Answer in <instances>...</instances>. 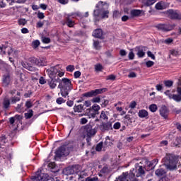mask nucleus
I'll use <instances>...</instances> for the list:
<instances>
[{
    "instance_id": "nucleus-55",
    "label": "nucleus",
    "mask_w": 181,
    "mask_h": 181,
    "mask_svg": "<svg viewBox=\"0 0 181 181\" xmlns=\"http://www.w3.org/2000/svg\"><path fill=\"white\" fill-rule=\"evenodd\" d=\"M153 64H155V63L153 61H148L146 62V66H147V67H152Z\"/></svg>"
},
{
    "instance_id": "nucleus-29",
    "label": "nucleus",
    "mask_w": 181,
    "mask_h": 181,
    "mask_svg": "<svg viewBox=\"0 0 181 181\" xmlns=\"http://www.w3.org/2000/svg\"><path fill=\"white\" fill-rule=\"evenodd\" d=\"M93 46L96 50H100V49H101V43L99 41H94Z\"/></svg>"
},
{
    "instance_id": "nucleus-2",
    "label": "nucleus",
    "mask_w": 181,
    "mask_h": 181,
    "mask_svg": "<svg viewBox=\"0 0 181 181\" xmlns=\"http://www.w3.org/2000/svg\"><path fill=\"white\" fill-rule=\"evenodd\" d=\"M58 88L61 90V95L66 98L69 95V93L71 91V81L66 78L59 79Z\"/></svg>"
},
{
    "instance_id": "nucleus-24",
    "label": "nucleus",
    "mask_w": 181,
    "mask_h": 181,
    "mask_svg": "<svg viewBox=\"0 0 181 181\" xmlns=\"http://www.w3.org/2000/svg\"><path fill=\"white\" fill-rule=\"evenodd\" d=\"M138 115L140 118H146V117L148 115V111L145 110H139Z\"/></svg>"
},
{
    "instance_id": "nucleus-15",
    "label": "nucleus",
    "mask_w": 181,
    "mask_h": 181,
    "mask_svg": "<svg viewBox=\"0 0 181 181\" xmlns=\"http://www.w3.org/2000/svg\"><path fill=\"white\" fill-rule=\"evenodd\" d=\"M160 114L161 117H163V118L166 119L169 115V110H168V107H166V106L161 107L160 109Z\"/></svg>"
},
{
    "instance_id": "nucleus-6",
    "label": "nucleus",
    "mask_w": 181,
    "mask_h": 181,
    "mask_svg": "<svg viewBox=\"0 0 181 181\" xmlns=\"http://www.w3.org/2000/svg\"><path fill=\"white\" fill-rule=\"evenodd\" d=\"M177 158L175 156H170L168 157V163H167V169H169L170 170H173L176 169L177 166Z\"/></svg>"
},
{
    "instance_id": "nucleus-26",
    "label": "nucleus",
    "mask_w": 181,
    "mask_h": 181,
    "mask_svg": "<svg viewBox=\"0 0 181 181\" xmlns=\"http://www.w3.org/2000/svg\"><path fill=\"white\" fill-rule=\"evenodd\" d=\"M130 13H131L132 16H133V17L134 16H140L141 13H142V11L134 9V10H132Z\"/></svg>"
},
{
    "instance_id": "nucleus-28",
    "label": "nucleus",
    "mask_w": 181,
    "mask_h": 181,
    "mask_svg": "<svg viewBox=\"0 0 181 181\" xmlns=\"http://www.w3.org/2000/svg\"><path fill=\"white\" fill-rule=\"evenodd\" d=\"M65 175H74V170L72 167H68L64 170Z\"/></svg>"
},
{
    "instance_id": "nucleus-36",
    "label": "nucleus",
    "mask_w": 181,
    "mask_h": 181,
    "mask_svg": "<svg viewBox=\"0 0 181 181\" xmlns=\"http://www.w3.org/2000/svg\"><path fill=\"white\" fill-rule=\"evenodd\" d=\"M22 107H23V103H21L17 105V107H16V110L17 111V112H22L23 111Z\"/></svg>"
},
{
    "instance_id": "nucleus-9",
    "label": "nucleus",
    "mask_w": 181,
    "mask_h": 181,
    "mask_svg": "<svg viewBox=\"0 0 181 181\" xmlns=\"http://www.w3.org/2000/svg\"><path fill=\"white\" fill-rule=\"evenodd\" d=\"M156 28L158 30H161L162 32H169L175 28L173 25H168V24H158Z\"/></svg>"
},
{
    "instance_id": "nucleus-31",
    "label": "nucleus",
    "mask_w": 181,
    "mask_h": 181,
    "mask_svg": "<svg viewBox=\"0 0 181 181\" xmlns=\"http://www.w3.org/2000/svg\"><path fill=\"white\" fill-rule=\"evenodd\" d=\"M11 104H16V103H18V101H21V98L19 97H12L11 98Z\"/></svg>"
},
{
    "instance_id": "nucleus-51",
    "label": "nucleus",
    "mask_w": 181,
    "mask_h": 181,
    "mask_svg": "<svg viewBox=\"0 0 181 181\" xmlns=\"http://www.w3.org/2000/svg\"><path fill=\"white\" fill-rule=\"evenodd\" d=\"M42 41L43 43H50V38L46 37H43L42 38Z\"/></svg>"
},
{
    "instance_id": "nucleus-54",
    "label": "nucleus",
    "mask_w": 181,
    "mask_h": 181,
    "mask_svg": "<svg viewBox=\"0 0 181 181\" xmlns=\"http://www.w3.org/2000/svg\"><path fill=\"white\" fill-rule=\"evenodd\" d=\"M92 103H100L101 101V98L100 97H95V98H93L92 100H91Z\"/></svg>"
},
{
    "instance_id": "nucleus-45",
    "label": "nucleus",
    "mask_w": 181,
    "mask_h": 181,
    "mask_svg": "<svg viewBox=\"0 0 181 181\" xmlns=\"http://www.w3.org/2000/svg\"><path fill=\"white\" fill-rule=\"evenodd\" d=\"M71 168H72V170H74V173H77V172H78L80 165H75L71 166Z\"/></svg>"
},
{
    "instance_id": "nucleus-25",
    "label": "nucleus",
    "mask_w": 181,
    "mask_h": 181,
    "mask_svg": "<svg viewBox=\"0 0 181 181\" xmlns=\"http://www.w3.org/2000/svg\"><path fill=\"white\" fill-rule=\"evenodd\" d=\"M155 173L156 176L160 177V176H163V175L166 173V171H165L163 168H159L156 170Z\"/></svg>"
},
{
    "instance_id": "nucleus-44",
    "label": "nucleus",
    "mask_w": 181,
    "mask_h": 181,
    "mask_svg": "<svg viewBox=\"0 0 181 181\" xmlns=\"http://www.w3.org/2000/svg\"><path fill=\"white\" fill-rule=\"evenodd\" d=\"M85 181H98V177H88L86 178Z\"/></svg>"
},
{
    "instance_id": "nucleus-7",
    "label": "nucleus",
    "mask_w": 181,
    "mask_h": 181,
    "mask_svg": "<svg viewBox=\"0 0 181 181\" xmlns=\"http://www.w3.org/2000/svg\"><path fill=\"white\" fill-rule=\"evenodd\" d=\"M49 180V175L41 173L37 171L35 175L32 178V181H47Z\"/></svg>"
},
{
    "instance_id": "nucleus-19",
    "label": "nucleus",
    "mask_w": 181,
    "mask_h": 181,
    "mask_svg": "<svg viewBox=\"0 0 181 181\" xmlns=\"http://www.w3.org/2000/svg\"><path fill=\"white\" fill-rule=\"evenodd\" d=\"M21 64H22L23 67H24V69H26L27 70H29L30 71H35V70H36L35 69V67L32 66L28 62H22Z\"/></svg>"
},
{
    "instance_id": "nucleus-50",
    "label": "nucleus",
    "mask_w": 181,
    "mask_h": 181,
    "mask_svg": "<svg viewBox=\"0 0 181 181\" xmlns=\"http://www.w3.org/2000/svg\"><path fill=\"white\" fill-rule=\"evenodd\" d=\"M19 25H22L23 26H25L26 25V20L25 18H21L18 21Z\"/></svg>"
},
{
    "instance_id": "nucleus-11",
    "label": "nucleus",
    "mask_w": 181,
    "mask_h": 181,
    "mask_svg": "<svg viewBox=\"0 0 181 181\" xmlns=\"http://www.w3.org/2000/svg\"><path fill=\"white\" fill-rule=\"evenodd\" d=\"M168 15L171 19H181V13L177 11L169 10Z\"/></svg>"
},
{
    "instance_id": "nucleus-34",
    "label": "nucleus",
    "mask_w": 181,
    "mask_h": 181,
    "mask_svg": "<svg viewBox=\"0 0 181 181\" xmlns=\"http://www.w3.org/2000/svg\"><path fill=\"white\" fill-rule=\"evenodd\" d=\"M66 23L69 28H73L74 26V21L70 20L69 18L66 19Z\"/></svg>"
},
{
    "instance_id": "nucleus-22",
    "label": "nucleus",
    "mask_w": 181,
    "mask_h": 181,
    "mask_svg": "<svg viewBox=\"0 0 181 181\" xmlns=\"http://www.w3.org/2000/svg\"><path fill=\"white\" fill-rule=\"evenodd\" d=\"M173 146L175 148H180L181 146V136L177 137L175 141L173 143Z\"/></svg>"
},
{
    "instance_id": "nucleus-20",
    "label": "nucleus",
    "mask_w": 181,
    "mask_h": 181,
    "mask_svg": "<svg viewBox=\"0 0 181 181\" xmlns=\"http://www.w3.org/2000/svg\"><path fill=\"white\" fill-rule=\"evenodd\" d=\"M11 105V100L8 98H4L3 100V108L8 110Z\"/></svg>"
},
{
    "instance_id": "nucleus-27",
    "label": "nucleus",
    "mask_w": 181,
    "mask_h": 181,
    "mask_svg": "<svg viewBox=\"0 0 181 181\" xmlns=\"http://www.w3.org/2000/svg\"><path fill=\"white\" fill-rule=\"evenodd\" d=\"M156 8L158 11H162V9H165V2L160 1L156 4Z\"/></svg>"
},
{
    "instance_id": "nucleus-8",
    "label": "nucleus",
    "mask_w": 181,
    "mask_h": 181,
    "mask_svg": "<svg viewBox=\"0 0 181 181\" xmlns=\"http://www.w3.org/2000/svg\"><path fill=\"white\" fill-rule=\"evenodd\" d=\"M30 62L36 66H46L47 62L45 58H31Z\"/></svg>"
},
{
    "instance_id": "nucleus-12",
    "label": "nucleus",
    "mask_w": 181,
    "mask_h": 181,
    "mask_svg": "<svg viewBox=\"0 0 181 181\" xmlns=\"http://www.w3.org/2000/svg\"><path fill=\"white\" fill-rule=\"evenodd\" d=\"M103 93V89H95V90H91L90 92L83 93V97L90 98L98 94H101Z\"/></svg>"
},
{
    "instance_id": "nucleus-41",
    "label": "nucleus",
    "mask_w": 181,
    "mask_h": 181,
    "mask_svg": "<svg viewBox=\"0 0 181 181\" xmlns=\"http://www.w3.org/2000/svg\"><path fill=\"white\" fill-rule=\"evenodd\" d=\"M110 173V168H108L107 166L103 167L100 170V173Z\"/></svg>"
},
{
    "instance_id": "nucleus-4",
    "label": "nucleus",
    "mask_w": 181,
    "mask_h": 181,
    "mask_svg": "<svg viewBox=\"0 0 181 181\" xmlns=\"http://www.w3.org/2000/svg\"><path fill=\"white\" fill-rule=\"evenodd\" d=\"M95 134H97V129H93V126H91V124H87L86 126L84 127L83 135L84 138H86V136L88 137L86 139L88 144V142H90V138H91V136H94Z\"/></svg>"
},
{
    "instance_id": "nucleus-14",
    "label": "nucleus",
    "mask_w": 181,
    "mask_h": 181,
    "mask_svg": "<svg viewBox=\"0 0 181 181\" xmlns=\"http://www.w3.org/2000/svg\"><path fill=\"white\" fill-rule=\"evenodd\" d=\"M57 155L59 156H67L69 155V150L66 147H60L57 151Z\"/></svg>"
},
{
    "instance_id": "nucleus-53",
    "label": "nucleus",
    "mask_w": 181,
    "mask_h": 181,
    "mask_svg": "<svg viewBox=\"0 0 181 181\" xmlns=\"http://www.w3.org/2000/svg\"><path fill=\"white\" fill-rule=\"evenodd\" d=\"M106 80H111L112 81H114L115 80V75H109L106 77Z\"/></svg>"
},
{
    "instance_id": "nucleus-5",
    "label": "nucleus",
    "mask_w": 181,
    "mask_h": 181,
    "mask_svg": "<svg viewBox=\"0 0 181 181\" xmlns=\"http://www.w3.org/2000/svg\"><path fill=\"white\" fill-rule=\"evenodd\" d=\"M100 110H101V107L97 104H94L89 109L86 110V114L89 118H95V115L100 114Z\"/></svg>"
},
{
    "instance_id": "nucleus-56",
    "label": "nucleus",
    "mask_w": 181,
    "mask_h": 181,
    "mask_svg": "<svg viewBox=\"0 0 181 181\" xmlns=\"http://www.w3.org/2000/svg\"><path fill=\"white\" fill-rule=\"evenodd\" d=\"M147 56L148 57H151L153 60H155V55L153 54H152V52L151 51H148L147 52Z\"/></svg>"
},
{
    "instance_id": "nucleus-52",
    "label": "nucleus",
    "mask_w": 181,
    "mask_h": 181,
    "mask_svg": "<svg viewBox=\"0 0 181 181\" xmlns=\"http://www.w3.org/2000/svg\"><path fill=\"white\" fill-rule=\"evenodd\" d=\"M0 54H6V50H5V46H0Z\"/></svg>"
},
{
    "instance_id": "nucleus-38",
    "label": "nucleus",
    "mask_w": 181,
    "mask_h": 181,
    "mask_svg": "<svg viewBox=\"0 0 181 181\" xmlns=\"http://www.w3.org/2000/svg\"><path fill=\"white\" fill-rule=\"evenodd\" d=\"M100 118H101L102 119H108V116H107V112L102 111Z\"/></svg>"
},
{
    "instance_id": "nucleus-57",
    "label": "nucleus",
    "mask_w": 181,
    "mask_h": 181,
    "mask_svg": "<svg viewBox=\"0 0 181 181\" xmlns=\"http://www.w3.org/2000/svg\"><path fill=\"white\" fill-rule=\"evenodd\" d=\"M170 54H172V56H177V54H179V52L176 49H173L170 51Z\"/></svg>"
},
{
    "instance_id": "nucleus-49",
    "label": "nucleus",
    "mask_w": 181,
    "mask_h": 181,
    "mask_svg": "<svg viewBox=\"0 0 181 181\" xmlns=\"http://www.w3.org/2000/svg\"><path fill=\"white\" fill-rule=\"evenodd\" d=\"M113 128L114 129H119V128H121V123L119 122L115 123L113 125Z\"/></svg>"
},
{
    "instance_id": "nucleus-63",
    "label": "nucleus",
    "mask_w": 181,
    "mask_h": 181,
    "mask_svg": "<svg viewBox=\"0 0 181 181\" xmlns=\"http://www.w3.org/2000/svg\"><path fill=\"white\" fill-rule=\"evenodd\" d=\"M86 106V107H90V105H91V101L90 100H86L84 102V105L83 106Z\"/></svg>"
},
{
    "instance_id": "nucleus-43",
    "label": "nucleus",
    "mask_w": 181,
    "mask_h": 181,
    "mask_svg": "<svg viewBox=\"0 0 181 181\" xmlns=\"http://www.w3.org/2000/svg\"><path fill=\"white\" fill-rule=\"evenodd\" d=\"M164 84L165 87H172V86H173V82L172 81H165Z\"/></svg>"
},
{
    "instance_id": "nucleus-10",
    "label": "nucleus",
    "mask_w": 181,
    "mask_h": 181,
    "mask_svg": "<svg viewBox=\"0 0 181 181\" xmlns=\"http://www.w3.org/2000/svg\"><path fill=\"white\" fill-rule=\"evenodd\" d=\"M46 73L48 74L49 78H56L59 69H56V66H52L46 70Z\"/></svg>"
},
{
    "instance_id": "nucleus-1",
    "label": "nucleus",
    "mask_w": 181,
    "mask_h": 181,
    "mask_svg": "<svg viewBox=\"0 0 181 181\" xmlns=\"http://www.w3.org/2000/svg\"><path fill=\"white\" fill-rule=\"evenodd\" d=\"M96 8H98L93 12L95 21H99L98 18H102V19L108 18L110 13V11H108V4L99 1L96 5Z\"/></svg>"
},
{
    "instance_id": "nucleus-21",
    "label": "nucleus",
    "mask_w": 181,
    "mask_h": 181,
    "mask_svg": "<svg viewBox=\"0 0 181 181\" xmlns=\"http://www.w3.org/2000/svg\"><path fill=\"white\" fill-rule=\"evenodd\" d=\"M74 110L75 112H83V110H84V105H75L74 107Z\"/></svg>"
},
{
    "instance_id": "nucleus-42",
    "label": "nucleus",
    "mask_w": 181,
    "mask_h": 181,
    "mask_svg": "<svg viewBox=\"0 0 181 181\" xmlns=\"http://www.w3.org/2000/svg\"><path fill=\"white\" fill-rule=\"evenodd\" d=\"M128 57L129 60H134L135 57V54H134V52L132 51V49L130 50Z\"/></svg>"
},
{
    "instance_id": "nucleus-61",
    "label": "nucleus",
    "mask_w": 181,
    "mask_h": 181,
    "mask_svg": "<svg viewBox=\"0 0 181 181\" xmlns=\"http://www.w3.org/2000/svg\"><path fill=\"white\" fill-rule=\"evenodd\" d=\"M4 144H6V137L5 136L1 137V145Z\"/></svg>"
},
{
    "instance_id": "nucleus-62",
    "label": "nucleus",
    "mask_w": 181,
    "mask_h": 181,
    "mask_svg": "<svg viewBox=\"0 0 181 181\" xmlns=\"http://www.w3.org/2000/svg\"><path fill=\"white\" fill-rule=\"evenodd\" d=\"M37 18L39 19H43L45 18V13H37Z\"/></svg>"
},
{
    "instance_id": "nucleus-32",
    "label": "nucleus",
    "mask_w": 181,
    "mask_h": 181,
    "mask_svg": "<svg viewBox=\"0 0 181 181\" xmlns=\"http://www.w3.org/2000/svg\"><path fill=\"white\" fill-rule=\"evenodd\" d=\"M156 2V0H145L144 4L146 6H151V5H153Z\"/></svg>"
},
{
    "instance_id": "nucleus-48",
    "label": "nucleus",
    "mask_w": 181,
    "mask_h": 181,
    "mask_svg": "<svg viewBox=\"0 0 181 181\" xmlns=\"http://www.w3.org/2000/svg\"><path fill=\"white\" fill-rule=\"evenodd\" d=\"M56 101H57V103H58L59 105L66 103V100H64L63 98H59L57 99Z\"/></svg>"
},
{
    "instance_id": "nucleus-3",
    "label": "nucleus",
    "mask_w": 181,
    "mask_h": 181,
    "mask_svg": "<svg viewBox=\"0 0 181 181\" xmlns=\"http://www.w3.org/2000/svg\"><path fill=\"white\" fill-rule=\"evenodd\" d=\"M145 174L144 168L141 165L136 167V170L133 169L127 176L130 179V181H138L136 177H139L142 175Z\"/></svg>"
},
{
    "instance_id": "nucleus-46",
    "label": "nucleus",
    "mask_w": 181,
    "mask_h": 181,
    "mask_svg": "<svg viewBox=\"0 0 181 181\" xmlns=\"http://www.w3.org/2000/svg\"><path fill=\"white\" fill-rule=\"evenodd\" d=\"M103 149V142L99 143L95 148V150L98 151V152H100Z\"/></svg>"
},
{
    "instance_id": "nucleus-47",
    "label": "nucleus",
    "mask_w": 181,
    "mask_h": 181,
    "mask_svg": "<svg viewBox=\"0 0 181 181\" xmlns=\"http://www.w3.org/2000/svg\"><path fill=\"white\" fill-rule=\"evenodd\" d=\"M66 71H70L71 73L72 71H74V65H69L66 66Z\"/></svg>"
},
{
    "instance_id": "nucleus-30",
    "label": "nucleus",
    "mask_w": 181,
    "mask_h": 181,
    "mask_svg": "<svg viewBox=\"0 0 181 181\" xmlns=\"http://www.w3.org/2000/svg\"><path fill=\"white\" fill-rule=\"evenodd\" d=\"M149 110L151 112H156L158 110V106L155 104H152L149 106Z\"/></svg>"
},
{
    "instance_id": "nucleus-18",
    "label": "nucleus",
    "mask_w": 181,
    "mask_h": 181,
    "mask_svg": "<svg viewBox=\"0 0 181 181\" xmlns=\"http://www.w3.org/2000/svg\"><path fill=\"white\" fill-rule=\"evenodd\" d=\"M59 78H51V81H48V85L49 86V88L52 89L56 88L57 86V84L56 83V81H59Z\"/></svg>"
},
{
    "instance_id": "nucleus-23",
    "label": "nucleus",
    "mask_w": 181,
    "mask_h": 181,
    "mask_svg": "<svg viewBox=\"0 0 181 181\" xmlns=\"http://www.w3.org/2000/svg\"><path fill=\"white\" fill-rule=\"evenodd\" d=\"M11 82V76L9 75H5L3 77V84L6 86Z\"/></svg>"
},
{
    "instance_id": "nucleus-35",
    "label": "nucleus",
    "mask_w": 181,
    "mask_h": 181,
    "mask_svg": "<svg viewBox=\"0 0 181 181\" xmlns=\"http://www.w3.org/2000/svg\"><path fill=\"white\" fill-rule=\"evenodd\" d=\"M4 50H6V53H7L8 54H12L13 49H12V47H4Z\"/></svg>"
},
{
    "instance_id": "nucleus-17",
    "label": "nucleus",
    "mask_w": 181,
    "mask_h": 181,
    "mask_svg": "<svg viewBox=\"0 0 181 181\" xmlns=\"http://www.w3.org/2000/svg\"><path fill=\"white\" fill-rule=\"evenodd\" d=\"M103 30L100 28L95 30L93 33V36H94V37H98V39H101V37H103Z\"/></svg>"
},
{
    "instance_id": "nucleus-16",
    "label": "nucleus",
    "mask_w": 181,
    "mask_h": 181,
    "mask_svg": "<svg viewBox=\"0 0 181 181\" xmlns=\"http://www.w3.org/2000/svg\"><path fill=\"white\" fill-rule=\"evenodd\" d=\"M100 129L102 131H110V129H112V124L110 122L103 123Z\"/></svg>"
},
{
    "instance_id": "nucleus-58",
    "label": "nucleus",
    "mask_w": 181,
    "mask_h": 181,
    "mask_svg": "<svg viewBox=\"0 0 181 181\" xmlns=\"http://www.w3.org/2000/svg\"><path fill=\"white\" fill-rule=\"evenodd\" d=\"M39 83L40 84H46V80L45 79V78L41 76L39 79Z\"/></svg>"
},
{
    "instance_id": "nucleus-39",
    "label": "nucleus",
    "mask_w": 181,
    "mask_h": 181,
    "mask_svg": "<svg viewBox=\"0 0 181 181\" xmlns=\"http://www.w3.org/2000/svg\"><path fill=\"white\" fill-rule=\"evenodd\" d=\"M121 17V13L118 11H115L113 12V18H115V19H118V18Z\"/></svg>"
},
{
    "instance_id": "nucleus-64",
    "label": "nucleus",
    "mask_w": 181,
    "mask_h": 181,
    "mask_svg": "<svg viewBox=\"0 0 181 181\" xmlns=\"http://www.w3.org/2000/svg\"><path fill=\"white\" fill-rule=\"evenodd\" d=\"M120 56H127V51L124 49H121L119 52Z\"/></svg>"
},
{
    "instance_id": "nucleus-37",
    "label": "nucleus",
    "mask_w": 181,
    "mask_h": 181,
    "mask_svg": "<svg viewBox=\"0 0 181 181\" xmlns=\"http://www.w3.org/2000/svg\"><path fill=\"white\" fill-rule=\"evenodd\" d=\"M103 69H104V68L103 67V65H101V64H97L95 65V71H101V70H103Z\"/></svg>"
},
{
    "instance_id": "nucleus-59",
    "label": "nucleus",
    "mask_w": 181,
    "mask_h": 181,
    "mask_svg": "<svg viewBox=\"0 0 181 181\" xmlns=\"http://www.w3.org/2000/svg\"><path fill=\"white\" fill-rule=\"evenodd\" d=\"M80 76H81V72H80L79 71H76L74 72L75 78H78V77H80Z\"/></svg>"
},
{
    "instance_id": "nucleus-40",
    "label": "nucleus",
    "mask_w": 181,
    "mask_h": 181,
    "mask_svg": "<svg viewBox=\"0 0 181 181\" xmlns=\"http://www.w3.org/2000/svg\"><path fill=\"white\" fill-rule=\"evenodd\" d=\"M40 45V42L39 40H35L33 42V47L34 49L39 47Z\"/></svg>"
},
{
    "instance_id": "nucleus-13",
    "label": "nucleus",
    "mask_w": 181,
    "mask_h": 181,
    "mask_svg": "<svg viewBox=\"0 0 181 181\" xmlns=\"http://www.w3.org/2000/svg\"><path fill=\"white\" fill-rule=\"evenodd\" d=\"M136 52H137L136 54L138 57H144L145 56V52H146V47H136L135 48Z\"/></svg>"
},
{
    "instance_id": "nucleus-60",
    "label": "nucleus",
    "mask_w": 181,
    "mask_h": 181,
    "mask_svg": "<svg viewBox=\"0 0 181 181\" xmlns=\"http://www.w3.org/2000/svg\"><path fill=\"white\" fill-rule=\"evenodd\" d=\"M128 77L129 78H134L136 77V74H135V72H130L129 74L128 75Z\"/></svg>"
},
{
    "instance_id": "nucleus-33",
    "label": "nucleus",
    "mask_w": 181,
    "mask_h": 181,
    "mask_svg": "<svg viewBox=\"0 0 181 181\" xmlns=\"http://www.w3.org/2000/svg\"><path fill=\"white\" fill-rule=\"evenodd\" d=\"M33 117V110H29L28 112L25 113V117L27 119H29L30 118H32Z\"/></svg>"
}]
</instances>
